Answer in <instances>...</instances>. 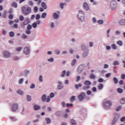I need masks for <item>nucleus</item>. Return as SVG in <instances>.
<instances>
[{"label":"nucleus","mask_w":125,"mask_h":125,"mask_svg":"<svg viewBox=\"0 0 125 125\" xmlns=\"http://www.w3.org/2000/svg\"><path fill=\"white\" fill-rule=\"evenodd\" d=\"M41 6L43 9H46V8H47V6H46V4H45L44 2L42 3Z\"/></svg>","instance_id":"4468645a"},{"label":"nucleus","mask_w":125,"mask_h":125,"mask_svg":"<svg viewBox=\"0 0 125 125\" xmlns=\"http://www.w3.org/2000/svg\"><path fill=\"white\" fill-rule=\"evenodd\" d=\"M32 27L33 28H37V22H34L32 24Z\"/></svg>","instance_id":"09e8293b"},{"label":"nucleus","mask_w":125,"mask_h":125,"mask_svg":"<svg viewBox=\"0 0 125 125\" xmlns=\"http://www.w3.org/2000/svg\"><path fill=\"white\" fill-rule=\"evenodd\" d=\"M119 118H120V114H117L112 121V124H115L116 122H117L119 120Z\"/></svg>","instance_id":"0eeeda50"},{"label":"nucleus","mask_w":125,"mask_h":125,"mask_svg":"<svg viewBox=\"0 0 125 125\" xmlns=\"http://www.w3.org/2000/svg\"><path fill=\"white\" fill-rule=\"evenodd\" d=\"M45 121L46 122V124H50L51 123V119L49 118H46Z\"/></svg>","instance_id":"a211bd4d"},{"label":"nucleus","mask_w":125,"mask_h":125,"mask_svg":"<svg viewBox=\"0 0 125 125\" xmlns=\"http://www.w3.org/2000/svg\"><path fill=\"white\" fill-rule=\"evenodd\" d=\"M4 56L6 58H8L9 57H10V53L7 51H5L3 52Z\"/></svg>","instance_id":"6e6552de"},{"label":"nucleus","mask_w":125,"mask_h":125,"mask_svg":"<svg viewBox=\"0 0 125 125\" xmlns=\"http://www.w3.org/2000/svg\"><path fill=\"white\" fill-rule=\"evenodd\" d=\"M83 8L85 10H89V6H88V4L86 2H84L83 4Z\"/></svg>","instance_id":"423d86ee"},{"label":"nucleus","mask_w":125,"mask_h":125,"mask_svg":"<svg viewBox=\"0 0 125 125\" xmlns=\"http://www.w3.org/2000/svg\"><path fill=\"white\" fill-rule=\"evenodd\" d=\"M62 117L63 118H64V119H67V118H68V114L65 113L63 114Z\"/></svg>","instance_id":"c03bdc74"},{"label":"nucleus","mask_w":125,"mask_h":125,"mask_svg":"<svg viewBox=\"0 0 125 125\" xmlns=\"http://www.w3.org/2000/svg\"><path fill=\"white\" fill-rule=\"evenodd\" d=\"M120 121L121 122H125V116L121 118Z\"/></svg>","instance_id":"5fc2aeb1"},{"label":"nucleus","mask_w":125,"mask_h":125,"mask_svg":"<svg viewBox=\"0 0 125 125\" xmlns=\"http://www.w3.org/2000/svg\"><path fill=\"white\" fill-rule=\"evenodd\" d=\"M121 78L122 80H125V74H121Z\"/></svg>","instance_id":"37998d69"},{"label":"nucleus","mask_w":125,"mask_h":125,"mask_svg":"<svg viewBox=\"0 0 125 125\" xmlns=\"http://www.w3.org/2000/svg\"><path fill=\"white\" fill-rule=\"evenodd\" d=\"M23 52L24 54L28 55L30 53V49H29V47H26L24 48Z\"/></svg>","instance_id":"9d476101"},{"label":"nucleus","mask_w":125,"mask_h":125,"mask_svg":"<svg viewBox=\"0 0 125 125\" xmlns=\"http://www.w3.org/2000/svg\"><path fill=\"white\" fill-rule=\"evenodd\" d=\"M121 104H125V98H122L120 100Z\"/></svg>","instance_id":"aec40b11"},{"label":"nucleus","mask_w":125,"mask_h":125,"mask_svg":"<svg viewBox=\"0 0 125 125\" xmlns=\"http://www.w3.org/2000/svg\"><path fill=\"white\" fill-rule=\"evenodd\" d=\"M120 25H121L122 26H125V19L121 20L119 22Z\"/></svg>","instance_id":"ddd939ff"},{"label":"nucleus","mask_w":125,"mask_h":125,"mask_svg":"<svg viewBox=\"0 0 125 125\" xmlns=\"http://www.w3.org/2000/svg\"><path fill=\"white\" fill-rule=\"evenodd\" d=\"M23 49V48L22 47H18L16 48V51L19 52L20 51H21Z\"/></svg>","instance_id":"412c9836"},{"label":"nucleus","mask_w":125,"mask_h":125,"mask_svg":"<svg viewBox=\"0 0 125 125\" xmlns=\"http://www.w3.org/2000/svg\"><path fill=\"white\" fill-rule=\"evenodd\" d=\"M78 18L81 21H83L84 19V13L83 11H80L78 15Z\"/></svg>","instance_id":"f03ea898"},{"label":"nucleus","mask_w":125,"mask_h":125,"mask_svg":"<svg viewBox=\"0 0 125 125\" xmlns=\"http://www.w3.org/2000/svg\"><path fill=\"white\" fill-rule=\"evenodd\" d=\"M28 4H29V5L33 6L34 5V3H33V1H29L28 2Z\"/></svg>","instance_id":"052dcab7"},{"label":"nucleus","mask_w":125,"mask_h":125,"mask_svg":"<svg viewBox=\"0 0 125 125\" xmlns=\"http://www.w3.org/2000/svg\"><path fill=\"white\" fill-rule=\"evenodd\" d=\"M110 7L111 9H116L117 8V2L115 0H112L110 3Z\"/></svg>","instance_id":"7ed1b4c3"},{"label":"nucleus","mask_w":125,"mask_h":125,"mask_svg":"<svg viewBox=\"0 0 125 125\" xmlns=\"http://www.w3.org/2000/svg\"><path fill=\"white\" fill-rule=\"evenodd\" d=\"M46 15H47L46 13H43L42 14V15L41 17L42 18L44 19V18H45V17H46Z\"/></svg>","instance_id":"4c0bfd02"},{"label":"nucleus","mask_w":125,"mask_h":125,"mask_svg":"<svg viewBox=\"0 0 125 125\" xmlns=\"http://www.w3.org/2000/svg\"><path fill=\"white\" fill-rule=\"evenodd\" d=\"M33 109L35 111H37L38 110H40V109H41V106L36 104L33 106Z\"/></svg>","instance_id":"f8f14e48"},{"label":"nucleus","mask_w":125,"mask_h":125,"mask_svg":"<svg viewBox=\"0 0 125 125\" xmlns=\"http://www.w3.org/2000/svg\"><path fill=\"white\" fill-rule=\"evenodd\" d=\"M20 20L21 21H23L24 20V17L23 16H20Z\"/></svg>","instance_id":"de8ad7c7"},{"label":"nucleus","mask_w":125,"mask_h":125,"mask_svg":"<svg viewBox=\"0 0 125 125\" xmlns=\"http://www.w3.org/2000/svg\"><path fill=\"white\" fill-rule=\"evenodd\" d=\"M82 83H79L78 85V84H75V87L76 88V89H78V87H82Z\"/></svg>","instance_id":"bb28decb"},{"label":"nucleus","mask_w":125,"mask_h":125,"mask_svg":"<svg viewBox=\"0 0 125 125\" xmlns=\"http://www.w3.org/2000/svg\"><path fill=\"white\" fill-rule=\"evenodd\" d=\"M29 23H30V21H29V20H26L21 24V27L22 28H24V27H25V26H26V25H28Z\"/></svg>","instance_id":"1a4fd4ad"},{"label":"nucleus","mask_w":125,"mask_h":125,"mask_svg":"<svg viewBox=\"0 0 125 125\" xmlns=\"http://www.w3.org/2000/svg\"><path fill=\"white\" fill-rule=\"evenodd\" d=\"M111 76V73H107L106 74L105 77L106 78H110Z\"/></svg>","instance_id":"e2e57ef3"},{"label":"nucleus","mask_w":125,"mask_h":125,"mask_svg":"<svg viewBox=\"0 0 125 125\" xmlns=\"http://www.w3.org/2000/svg\"><path fill=\"white\" fill-rule=\"evenodd\" d=\"M75 99H76V96H72L70 99V102H73L75 101Z\"/></svg>","instance_id":"cd10ccee"},{"label":"nucleus","mask_w":125,"mask_h":125,"mask_svg":"<svg viewBox=\"0 0 125 125\" xmlns=\"http://www.w3.org/2000/svg\"><path fill=\"white\" fill-rule=\"evenodd\" d=\"M65 74H66V71L65 70H63L62 72V74L61 75V77H62V78L65 77Z\"/></svg>","instance_id":"7c9ffc66"},{"label":"nucleus","mask_w":125,"mask_h":125,"mask_svg":"<svg viewBox=\"0 0 125 125\" xmlns=\"http://www.w3.org/2000/svg\"><path fill=\"white\" fill-rule=\"evenodd\" d=\"M91 93H92L91 91H90V90H88L86 92L87 95H90L91 94Z\"/></svg>","instance_id":"13d9d810"},{"label":"nucleus","mask_w":125,"mask_h":125,"mask_svg":"<svg viewBox=\"0 0 125 125\" xmlns=\"http://www.w3.org/2000/svg\"><path fill=\"white\" fill-rule=\"evenodd\" d=\"M72 106H73L72 104H66V106L67 107H72Z\"/></svg>","instance_id":"79ce46f5"},{"label":"nucleus","mask_w":125,"mask_h":125,"mask_svg":"<svg viewBox=\"0 0 125 125\" xmlns=\"http://www.w3.org/2000/svg\"><path fill=\"white\" fill-rule=\"evenodd\" d=\"M64 4H65V3H61L60 4V6H61V8H62V9H63V8H64Z\"/></svg>","instance_id":"a18cd8bd"},{"label":"nucleus","mask_w":125,"mask_h":125,"mask_svg":"<svg viewBox=\"0 0 125 125\" xmlns=\"http://www.w3.org/2000/svg\"><path fill=\"white\" fill-rule=\"evenodd\" d=\"M46 99V95H45V94L43 95L42 97V102H45Z\"/></svg>","instance_id":"dca6fc26"},{"label":"nucleus","mask_w":125,"mask_h":125,"mask_svg":"<svg viewBox=\"0 0 125 125\" xmlns=\"http://www.w3.org/2000/svg\"><path fill=\"white\" fill-rule=\"evenodd\" d=\"M111 47L112 48V49L115 50L117 49V45L115 44H112L111 45Z\"/></svg>","instance_id":"c756f323"},{"label":"nucleus","mask_w":125,"mask_h":125,"mask_svg":"<svg viewBox=\"0 0 125 125\" xmlns=\"http://www.w3.org/2000/svg\"><path fill=\"white\" fill-rule=\"evenodd\" d=\"M98 22L99 23V24H103L104 21L103 20H99L98 21Z\"/></svg>","instance_id":"338daca9"},{"label":"nucleus","mask_w":125,"mask_h":125,"mask_svg":"<svg viewBox=\"0 0 125 125\" xmlns=\"http://www.w3.org/2000/svg\"><path fill=\"white\" fill-rule=\"evenodd\" d=\"M121 109H122V107L121 106H118L116 108V111H120V110H121Z\"/></svg>","instance_id":"774afa93"},{"label":"nucleus","mask_w":125,"mask_h":125,"mask_svg":"<svg viewBox=\"0 0 125 125\" xmlns=\"http://www.w3.org/2000/svg\"><path fill=\"white\" fill-rule=\"evenodd\" d=\"M81 80V76H78L76 78V82H79Z\"/></svg>","instance_id":"864d4df0"},{"label":"nucleus","mask_w":125,"mask_h":125,"mask_svg":"<svg viewBox=\"0 0 125 125\" xmlns=\"http://www.w3.org/2000/svg\"><path fill=\"white\" fill-rule=\"evenodd\" d=\"M89 88H90V86H84L83 88V90H86L87 89H89Z\"/></svg>","instance_id":"a878e982"},{"label":"nucleus","mask_w":125,"mask_h":125,"mask_svg":"<svg viewBox=\"0 0 125 125\" xmlns=\"http://www.w3.org/2000/svg\"><path fill=\"white\" fill-rule=\"evenodd\" d=\"M70 125H77V123L74 120H70Z\"/></svg>","instance_id":"f3484780"},{"label":"nucleus","mask_w":125,"mask_h":125,"mask_svg":"<svg viewBox=\"0 0 125 125\" xmlns=\"http://www.w3.org/2000/svg\"><path fill=\"white\" fill-rule=\"evenodd\" d=\"M27 99L28 101H31V96H30L29 95H27Z\"/></svg>","instance_id":"8fccbe9b"},{"label":"nucleus","mask_w":125,"mask_h":125,"mask_svg":"<svg viewBox=\"0 0 125 125\" xmlns=\"http://www.w3.org/2000/svg\"><path fill=\"white\" fill-rule=\"evenodd\" d=\"M53 17H54L55 19H57V18H58V17H59V16H58V15L57 14V13H53Z\"/></svg>","instance_id":"c85d7f7f"},{"label":"nucleus","mask_w":125,"mask_h":125,"mask_svg":"<svg viewBox=\"0 0 125 125\" xmlns=\"http://www.w3.org/2000/svg\"><path fill=\"white\" fill-rule=\"evenodd\" d=\"M53 97H54V93H51L50 95V98H53Z\"/></svg>","instance_id":"603ef678"},{"label":"nucleus","mask_w":125,"mask_h":125,"mask_svg":"<svg viewBox=\"0 0 125 125\" xmlns=\"http://www.w3.org/2000/svg\"><path fill=\"white\" fill-rule=\"evenodd\" d=\"M9 37H14V32L12 31L10 32L9 34Z\"/></svg>","instance_id":"e433bc0d"},{"label":"nucleus","mask_w":125,"mask_h":125,"mask_svg":"<svg viewBox=\"0 0 125 125\" xmlns=\"http://www.w3.org/2000/svg\"><path fill=\"white\" fill-rule=\"evenodd\" d=\"M30 88L33 89V88H35V87H36V86L34 84H32L31 86H30Z\"/></svg>","instance_id":"69168bd1"},{"label":"nucleus","mask_w":125,"mask_h":125,"mask_svg":"<svg viewBox=\"0 0 125 125\" xmlns=\"http://www.w3.org/2000/svg\"><path fill=\"white\" fill-rule=\"evenodd\" d=\"M54 60L53 58H51L50 59L48 60V61L49 62H53Z\"/></svg>","instance_id":"4d7b16f0"},{"label":"nucleus","mask_w":125,"mask_h":125,"mask_svg":"<svg viewBox=\"0 0 125 125\" xmlns=\"http://www.w3.org/2000/svg\"><path fill=\"white\" fill-rule=\"evenodd\" d=\"M98 89L101 90L102 88H103V84L100 83L98 86Z\"/></svg>","instance_id":"393cba45"},{"label":"nucleus","mask_w":125,"mask_h":125,"mask_svg":"<svg viewBox=\"0 0 125 125\" xmlns=\"http://www.w3.org/2000/svg\"><path fill=\"white\" fill-rule=\"evenodd\" d=\"M120 63H119V61H115L113 62V65L114 66H117V65H119Z\"/></svg>","instance_id":"72a5a7b5"},{"label":"nucleus","mask_w":125,"mask_h":125,"mask_svg":"<svg viewBox=\"0 0 125 125\" xmlns=\"http://www.w3.org/2000/svg\"><path fill=\"white\" fill-rule=\"evenodd\" d=\"M117 43L118 44V45H120V46H122L123 45V42L119 41L117 42Z\"/></svg>","instance_id":"c9c22d12"},{"label":"nucleus","mask_w":125,"mask_h":125,"mask_svg":"<svg viewBox=\"0 0 125 125\" xmlns=\"http://www.w3.org/2000/svg\"><path fill=\"white\" fill-rule=\"evenodd\" d=\"M85 96V93L82 92L80 95L78 96V98L80 101L83 100L84 99V97Z\"/></svg>","instance_id":"20e7f679"},{"label":"nucleus","mask_w":125,"mask_h":125,"mask_svg":"<svg viewBox=\"0 0 125 125\" xmlns=\"http://www.w3.org/2000/svg\"><path fill=\"white\" fill-rule=\"evenodd\" d=\"M38 7H37V6L34 7V11H35V13L38 12Z\"/></svg>","instance_id":"bf43d9fd"},{"label":"nucleus","mask_w":125,"mask_h":125,"mask_svg":"<svg viewBox=\"0 0 125 125\" xmlns=\"http://www.w3.org/2000/svg\"><path fill=\"white\" fill-rule=\"evenodd\" d=\"M18 93H19V94H20V95H23V92L21 90H18Z\"/></svg>","instance_id":"58836bf2"},{"label":"nucleus","mask_w":125,"mask_h":125,"mask_svg":"<svg viewBox=\"0 0 125 125\" xmlns=\"http://www.w3.org/2000/svg\"><path fill=\"white\" fill-rule=\"evenodd\" d=\"M21 10L24 15H29L32 12V8L30 7L23 6L22 7Z\"/></svg>","instance_id":"f257e3e1"},{"label":"nucleus","mask_w":125,"mask_h":125,"mask_svg":"<svg viewBox=\"0 0 125 125\" xmlns=\"http://www.w3.org/2000/svg\"><path fill=\"white\" fill-rule=\"evenodd\" d=\"M12 6H13V7H15V8H17V3H16L15 2H13L12 4Z\"/></svg>","instance_id":"2f4dec72"},{"label":"nucleus","mask_w":125,"mask_h":125,"mask_svg":"<svg viewBox=\"0 0 125 125\" xmlns=\"http://www.w3.org/2000/svg\"><path fill=\"white\" fill-rule=\"evenodd\" d=\"M84 85L89 86L91 84V82L89 81H86L84 83Z\"/></svg>","instance_id":"2eb2a0df"},{"label":"nucleus","mask_w":125,"mask_h":125,"mask_svg":"<svg viewBox=\"0 0 125 125\" xmlns=\"http://www.w3.org/2000/svg\"><path fill=\"white\" fill-rule=\"evenodd\" d=\"M55 115L58 117H60V116H61V112L60 111H57L55 113Z\"/></svg>","instance_id":"473e14b6"},{"label":"nucleus","mask_w":125,"mask_h":125,"mask_svg":"<svg viewBox=\"0 0 125 125\" xmlns=\"http://www.w3.org/2000/svg\"><path fill=\"white\" fill-rule=\"evenodd\" d=\"M46 102L48 103L50 101V98L49 96H48L47 98L45 100Z\"/></svg>","instance_id":"49530a36"},{"label":"nucleus","mask_w":125,"mask_h":125,"mask_svg":"<svg viewBox=\"0 0 125 125\" xmlns=\"http://www.w3.org/2000/svg\"><path fill=\"white\" fill-rule=\"evenodd\" d=\"M87 55H88V52H85L83 55V58H85V57H87Z\"/></svg>","instance_id":"4be33fe9"},{"label":"nucleus","mask_w":125,"mask_h":125,"mask_svg":"<svg viewBox=\"0 0 125 125\" xmlns=\"http://www.w3.org/2000/svg\"><path fill=\"white\" fill-rule=\"evenodd\" d=\"M58 89H62L64 87L63 85H58Z\"/></svg>","instance_id":"ea45409f"},{"label":"nucleus","mask_w":125,"mask_h":125,"mask_svg":"<svg viewBox=\"0 0 125 125\" xmlns=\"http://www.w3.org/2000/svg\"><path fill=\"white\" fill-rule=\"evenodd\" d=\"M39 81H40V82H42L43 80H42V75L40 76Z\"/></svg>","instance_id":"6e6d98bb"},{"label":"nucleus","mask_w":125,"mask_h":125,"mask_svg":"<svg viewBox=\"0 0 125 125\" xmlns=\"http://www.w3.org/2000/svg\"><path fill=\"white\" fill-rule=\"evenodd\" d=\"M89 78H90V79H92V80H95V76H94V74H91L89 75Z\"/></svg>","instance_id":"b1692460"},{"label":"nucleus","mask_w":125,"mask_h":125,"mask_svg":"<svg viewBox=\"0 0 125 125\" xmlns=\"http://www.w3.org/2000/svg\"><path fill=\"white\" fill-rule=\"evenodd\" d=\"M14 27L16 28V29H18V24L17 23L14 24Z\"/></svg>","instance_id":"0e129e2a"},{"label":"nucleus","mask_w":125,"mask_h":125,"mask_svg":"<svg viewBox=\"0 0 125 125\" xmlns=\"http://www.w3.org/2000/svg\"><path fill=\"white\" fill-rule=\"evenodd\" d=\"M123 90V89L119 88L117 89V92H118L119 93H122Z\"/></svg>","instance_id":"f704fd0d"},{"label":"nucleus","mask_w":125,"mask_h":125,"mask_svg":"<svg viewBox=\"0 0 125 125\" xmlns=\"http://www.w3.org/2000/svg\"><path fill=\"white\" fill-rule=\"evenodd\" d=\"M104 105L105 108H108V107L112 106V103L110 101H107L104 104Z\"/></svg>","instance_id":"39448f33"},{"label":"nucleus","mask_w":125,"mask_h":125,"mask_svg":"<svg viewBox=\"0 0 125 125\" xmlns=\"http://www.w3.org/2000/svg\"><path fill=\"white\" fill-rule=\"evenodd\" d=\"M27 29L28 30H31V29H32V25L29 24L27 27Z\"/></svg>","instance_id":"3c124183"},{"label":"nucleus","mask_w":125,"mask_h":125,"mask_svg":"<svg viewBox=\"0 0 125 125\" xmlns=\"http://www.w3.org/2000/svg\"><path fill=\"white\" fill-rule=\"evenodd\" d=\"M113 82L114 83H115V84H116L117 83H119V81L118 80V79H117V78L116 77L113 78Z\"/></svg>","instance_id":"5701e85b"},{"label":"nucleus","mask_w":125,"mask_h":125,"mask_svg":"<svg viewBox=\"0 0 125 125\" xmlns=\"http://www.w3.org/2000/svg\"><path fill=\"white\" fill-rule=\"evenodd\" d=\"M103 81H104V80H103V79H102V78H100V79L98 80V82H99V83H103Z\"/></svg>","instance_id":"680f3d73"},{"label":"nucleus","mask_w":125,"mask_h":125,"mask_svg":"<svg viewBox=\"0 0 125 125\" xmlns=\"http://www.w3.org/2000/svg\"><path fill=\"white\" fill-rule=\"evenodd\" d=\"M18 108V104H15L12 106V110H13V111H16Z\"/></svg>","instance_id":"9b49d317"},{"label":"nucleus","mask_w":125,"mask_h":125,"mask_svg":"<svg viewBox=\"0 0 125 125\" xmlns=\"http://www.w3.org/2000/svg\"><path fill=\"white\" fill-rule=\"evenodd\" d=\"M40 18H41V16L40 15V14H37L36 17V20H40Z\"/></svg>","instance_id":"a19ab883"},{"label":"nucleus","mask_w":125,"mask_h":125,"mask_svg":"<svg viewBox=\"0 0 125 125\" xmlns=\"http://www.w3.org/2000/svg\"><path fill=\"white\" fill-rule=\"evenodd\" d=\"M77 63V60L74 59L71 62V66H75V64Z\"/></svg>","instance_id":"6ab92c4d"}]
</instances>
